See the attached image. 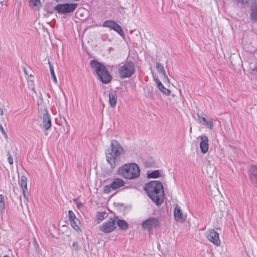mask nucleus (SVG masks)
<instances>
[{
  "mask_svg": "<svg viewBox=\"0 0 257 257\" xmlns=\"http://www.w3.org/2000/svg\"><path fill=\"white\" fill-rule=\"evenodd\" d=\"M144 189L152 200L156 205H161L164 200L163 185L159 181H152L146 184Z\"/></svg>",
  "mask_w": 257,
  "mask_h": 257,
  "instance_id": "f257e3e1",
  "label": "nucleus"
},
{
  "mask_svg": "<svg viewBox=\"0 0 257 257\" xmlns=\"http://www.w3.org/2000/svg\"><path fill=\"white\" fill-rule=\"evenodd\" d=\"M124 153V150L119 143L113 140L111 142L110 147L105 152L107 162L112 168H114L120 161V156Z\"/></svg>",
  "mask_w": 257,
  "mask_h": 257,
  "instance_id": "f03ea898",
  "label": "nucleus"
},
{
  "mask_svg": "<svg viewBox=\"0 0 257 257\" xmlns=\"http://www.w3.org/2000/svg\"><path fill=\"white\" fill-rule=\"evenodd\" d=\"M117 172L120 176L129 180L136 179L140 174V168L136 163L125 164L119 167Z\"/></svg>",
  "mask_w": 257,
  "mask_h": 257,
  "instance_id": "7ed1b4c3",
  "label": "nucleus"
},
{
  "mask_svg": "<svg viewBox=\"0 0 257 257\" xmlns=\"http://www.w3.org/2000/svg\"><path fill=\"white\" fill-rule=\"evenodd\" d=\"M90 64L92 69L98 76L102 82L107 84L111 81L112 76L102 63L96 60H93L90 61Z\"/></svg>",
  "mask_w": 257,
  "mask_h": 257,
  "instance_id": "20e7f679",
  "label": "nucleus"
},
{
  "mask_svg": "<svg viewBox=\"0 0 257 257\" xmlns=\"http://www.w3.org/2000/svg\"><path fill=\"white\" fill-rule=\"evenodd\" d=\"M119 76L121 78H129L135 72V66L133 62L126 61L118 69Z\"/></svg>",
  "mask_w": 257,
  "mask_h": 257,
  "instance_id": "39448f33",
  "label": "nucleus"
},
{
  "mask_svg": "<svg viewBox=\"0 0 257 257\" xmlns=\"http://www.w3.org/2000/svg\"><path fill=\"white\" fill-rule=\"evenodd\" d=\"M125 181L122 179L115 178L112 180V182L104 187L103 192L109 193L112 191L117 190L125 185Z\"/></svg>",
  "mask_w": 257,
  "mask_h": 257,
  "instance_id": "423d86ee",
  "label": "nucleus"
},
{
  "mask_svg": "<svg viewBox=\"0 0 257 257\" xmlns=\"http://www.w3.org/2000/svg\"><path fill=\"white\" fill-rule=\"evenodd\" d=\"M117 217L114 216L103 222L99 227V229L104 233H109L116 228L115 222Z\"/></svg>",
  "mask_w": 257,
  "mask_h": 257,
  "instance_id": "0eeeda50",
  "label": "nucleus"
},
{
  "mask_svg": "<svg viewBox=\"0 0 257 257\" xmlns=\"http://www.w3.org/2000/svg\"><path fill=\"white\" fill-rule=\"evenodd\" d=\"M77 7V4H58L54 7V10L59 13H70L74 11Z\"/></svg>",
  "mask_w": 257,
  "mask_h": 257,
  "instance_id": "6e6552de",
  "label": "nucleus"
},
{
  "mask_svg": "<svg viewBox=\"0 0 257 257\" xmlns=\"http://www.w3.org/2000/svg\"><path fill=\"white\" fill-rule=\"evenodd\" d=\"M160 222L159 219L155 217H150L142 222V227L145 230L151 231L153 228L159 226Z\"/></svg>",
  "mask_w": 257,
  "mask_h": 257,
  "instance_id": "1a4fd4ad",
  "label": "nucleus"
},
{
  "mask_svg": "<svg viewBox=\"0 0 257 257\" xmlns=\"http://www.w3.org/2000/svg\"><path fill=\"white\" fill-rule=\"evenodd\" d=\"M206 237L214 244L219 246L220 245V240L219 237V234L214 229H209L205 233Z\"/></svg>",
  "mask_w": 257,
  "mask_h": 257,
  "instance_id": "9d476101",
  "label": "nucleus"
},
{
  "mask_svg": "<svg viewBox=\"0 0 257 257\" xmlns=\"http://www.w3.org/2000/svg\"><path fill=\"white\" fill-rule=\"evenodd\" d=\"M102 26L112 29L121 36L124 35V33L121 27L113 20H107L104 22Z\"/></svg>",
  "mask_w": 257,
  "mask_h": 257,
  "instance_id": "9b49d317",
  "label": "nucleus"
},
{
  "mask_svg": "<svg viewBox=\"0 0 257 257\" xmlns=\"http://www.w3.org/2000/svg\"><path fill=\"white\" fill-rule=\"evenodd\" d=\"M197 115L200 122L209 129L212 130L213 128V121L212 119L207 120L206 119L207 115L202 112L198 111Z\"/></svg>",
  "mask_w": 257,
  "mask_h": 257,
  "instance_id": "f8f14e48",
  "label": "nucleus"
},
{
  "mask_svg": "<svg viewBox=\"0 0 257 257\" xmlns=\"http://www.w3.org/2000/svg\"><path fill=\"white\" fill-rule=\"evenodd\" d=\"M174 215L175 220L177 222H183L186 220V216L182 213L181 207L178 204L175 205V208L174 210Z\"/></svg>",
  "mask_w": 257,
  "mask_h": 257,
  "instance_id": "ddd939ff",
  "label": "nucleus"
},
{
  "mask_svg": "<svg viewBox=\"0 0 257 257\" xmlns=\"http://www.w3.org/2000/svg\"><path fill=\"white\" fill-rule=\"evenodd\" d=\"M42 120L43 127L46 130L49 129L51 126V120L46 109L44 110Z\"/></svg>",
  "mask_w": 257,
  "mask_h": 257,
  "instance_id": "4468645a",
  "label": "nucleus"
},
{
  "mask_svg": "<svg viewBox=\"0 0 257 257\" xmlns=\"http://www.w3.org/2000/svg\"><path fill=\"white\" fill-rule=\"evenodd\" d=\"M201 141L200 142V148L202 153L205 154L208 152L209 148L208 139L206 136H201L199 137Z\"/></svg>",
  "mask_w": 257,
  "mask_h": 257,
  "instance_id": "2eb2a0df",
  "label": "nucleus"
},
{
  "mask_svg": "<svg viewBox=\"0 0 257 257\" xmlns=\"http://www.w3.org/2000/svg\"><path fill=\"white\" fill-rule=\"evenodd\" d=\"M249 177L253 183H257V167L251 166L249 169Z\"/></svg>",
  "mask_w": 257,
  "mask_h": 257,
  "instance_id": "dca6fc26",
  "label": "nucleus"
},
{
  "mask_svg": "<svg viewBox=\"0 0 257 257\" xmlns=\"http://www.w3.org/2000/svg\"><path fill=\"white\" fill-rule=\"evenodd\" d=\"M156 67L158 72L163 75L164 81H167V82H169V79L166 73L163 65H162L159 62H157Z\"/></svg>",
  "mask_w": 257,
  "mask_h": 257,
  "instance_id": "f3484780",
  "label": "nucleus"
},
{
  "mask_svg": "<svg viewBox=\"0 0 257 257\" xmlns=\"http://www.w3.org/2000/svg\"><path fill=\"white\" fill-rule=\"evenodd\" d=\"M109 103L111 107L114 108L117 102V95L115 92H110L109 93Z\"/></svg>",
  "mask_w": 257,
  "mask_h": 257,
  "instance_id": "a211bd4d",
  "label": "nucleus"
},
{
  "mask_svg": "<svg viewBox=\"0 0 257 257\" xmlns=\"http://www.w3.org/2000/svg\"><path fill=\"white\" fill-rule=\"evenodd\" d=\"M250 17L251 20L257 21V3H254L251 6Z\"/></svg>",
  "mask_w": 257,
  "mask_h": 257,
  "instance_id": "6ab92c4d",
  "label": "nucleus"
},
{
  "mask_svg": "<svg viewBox=\"0 0 257 257\" xmlns=\"http://www.w3.org/2000/svg\"><path fill=\"white\" fill-rule=\"evenodd\" d=\"M116 222L117 225L119 229L121 230H126L128 228V224L125 220L118 219Z\"/></svg>",
  "mask_w": 257,
  "mask_h": 257,
  "instance_id": "aec40b11",
  "label": "nucleus"
},
{
  "mask_svg": "<svg viewBox=\"0 0 257 257\" xmlns=\"http://www.w3.org/2000/svg\"><path fill=\"white\" fill-rule=\"evenodd\" d=\"M20 184L21 186L22 189H27V178L24 175L21 176V180Z\"/></svg>",
  "mask_w": 257,
  "mask_h": 257,
  "instance_id": "412c9836",
  "label": "nucleus"
},
{
  "mask_svg": "<svg viewBox=\"0 0 257 257\" xmlns=\"http://www.w3.org/2000/svg\"><path fill=\"white\" fill-rule=\"evenodd\" d=\"M157 87L159 88V89L161 91V92L164 94L166 95H170L171 91L169 89L165 88L162 84V83H159V85Z\"/></svg>",
  "mask_w": 257,
  "mask_h": 257,
  "instance_id": "4be33fe9",
  "label": "nucleus"
},
{
  "mask_svg": "<svg viewBox=\"0 0 257 257\" xmlns=\"http://www.w3.org/2000/svg\"><path fill=\"white\" fill-rule=\"evenodd\" d=\"M70 222L73 229L77 231L79 229V225L80 224L79 219L78 218L75 219L70 221Z\"/></svg>",
  "mask_w": 257,
  "mask_h": 257,
  "instance_id": "5701e85b",
  "label": "nucleus"
},
{
  "mask_svg": "<svg viewBox=\"0 0 257 257\" xmlns=\"http://www.w3.org/2000/svg\"><path fill=\"white\" fill-rule=\"evenodd\" d=\"M5 209V202L4 196L0 194V213H4Z\"/></svg>",
  "mask_w": 257,
  "mask_h": 257,
  "instance_id": "b1692460",
  "label": "nucleus"
},
{
  "mask_svg": "<svg viewBox=\"0 0 257 257\" xmlns=\"http://www.w3.org/2000/svg\"><path fill=\"white\" fill-rule=\"evenodd\" d=\"M160 175L159 170H155L151 173L148 174V177L149 178H157Z\"/></svg>",
  "mask_w": 257,
  "mask_h": 257,
  "instance_id": "393cba45",
  "label": "nucleus"
},
{
  "mask_svg": "<svg viewBox=\"0 0 257 257\" xmlns=\"http://www.w3.org/2000/svg\"><path fill=\"white\" fill-rule=\"evenodd\" d=\"M49 67H50V74H51V75L53 79V81L55 82V83H57V79H56V77L55 75V72H54V68L52 66V65L50 63V62H49Z\"/></svg>",
  "mask_w": 257,
  "mask_h": 257,
  "instance_id": "a878e982",
  "label": "nucleus"
},
{
  "mask_svg": "<svg viewBox=\"0 0 257 257\" xmlns=\"http://www.w3.org/2000/svg\"><path fill=\"white\" fill-rule=\"evenodd\" d=\"M29 4L31 7H39L41 6L40 0H30Z\"/></svg>",
  "mask_w": 257,
  "mask_h": 257,
  "instance_id": "bb28decb",
  "label": "nucleus"
},
{
  "mask_svg": "<svg viewBox=\"0 0 257 257\" xmlns=\"http://www.w3.org/2000/svg\"><path fill=\"white\" fill-rule=\"evenodd\" d=\"M22 190H23V196L25 199V201H24V202L25 203L26 206L28 207V203L29 202L28 189H22Z\"/></svg>",
  "mask_w": 257,
  "mask_h": 257,
  "instance_id": "cd10ccee",
  "label": "nucleus"
},
{
  "mask_svg": "<svg viewBox=\"0 0 257 257\" xmlns=\"http://www.w3.org/2000/svg\"><path fill=\"white\" fill-rule=\"evenodd\" d=\"M105 215V212H98L96 216L97 219L101 221L104 219Z\"/></svg>",
  "mask_w": 257,
  "mask_h": 257,
  "instance_id": "c85d7f7f",
  "label": "nucleus"
},
{
  "mask_svg": "<svg viewBox=\"0 0 257 257\" xmlns=\"http://www.w3.org/2000/svg\"><path fill=\"white\" fill-rule=\"evenodd\" d=\"M68 215L70 221H72V220L77 218L75 214L72 210L68 211Z\"/></svg>",
  "mask_w": 257,
  "mask_h": 257,
  "instance_id": "c756f323",
  "label": "nucleus"
},
{
  "mask_svg": "<svg viewBox=\"0 0 257 257\" xmlns=\"http://www.w3.org/2000/svg\"><path fill=\"white\" fill-rule=\"evenodd\" d=\"M7 155L8 156V162H9V164L10 165H13V159L12 155L10 154V151L8 152Z\"/></svg>",
  "mask_w": 257,
  "mask_h": 257,
  "instance_id": "7c9ffc66",
  "label": "nucleus"
},
{
  "mask_svg": "<svg viewBox=\"0 0 257 257\" xmlns=\"http://www.w3.org/2000/svg\"><path fill=\"white\" fill-rule=\"evenodd\" d=\"M153 79H154V81H155V82L157 84V86L159 85V83L160 84L162 83V82L160 81L158 77L156 75H153Z\"/></svg>",
  "mask_w": 257,
  "mask_h": 257,
  "instance_id": "2f4dec72",
  "label": "nucleus"
},
{
  "mask_svg": "<svg viewBox=\"0 0 257 257\" xmlns=\"http://www.w3.org/2000/svg\"><path fill=\"white\" fill-rule=\"evenodd\" d=\"M0 130H1V131L3 135L4 136L5 138L6 139H8V135H7L6 133L5 132L3 126L1 124H0Z\"/></svg>",
  "mask_w": 257,
  "mask_h": 257,
  "instance_id": "473e14b6",
  "label": "nucleus"
},
{
  "mask_svg": "<svg viewBox=\"0 0 257 257\" xmlns=\"http://www.w3.org/2000/svg\"><path fill=\"white\" fill-rule=\"evenodd\" d=\"M73 247H74V249L76 250H78L80 249V247L77 242H73Z\"/></svg>",
  "mask_w": 257,
  "mask_h": 257,
  "instance_id": "72a5a7b5",
  "label": "nucleus"
},
{
  "mask_svg": "<svg viewBox=\"0 0 257 257\" xmlns=\"http://www.w3.org/2000/svg\"><path fill=\"white\" fill-rule=\"evenodd\" d=\"M124 10L125 9L123 7H121L120 12L122 14H125Z\"/></svg>",
  "mask_w": 257,
  "mask_h": 257,
  "instance_id": "f704fd0d",
  "label": "nucleus"
},
{
  "mask_svg": "<svg viewBox=\"0 0 257 257\" xmlns=\"http://www.w3.org/2000/svg\"><path fill=\"white\" fill-rule=\"evenodd\" d=\"M254 69L257 70V61L254 64Z\"/></svg>",
  "mask_w": 257,
  "mask_h": 257,
  "instance_id": "c9c22d12",
  "label": "nucleus"
},
{
  "mask_svg": "<svg viewBox=\"0 0 257 257\" xmlns=\"http://www.w3.org/2000/svg\"><path fill=\"white\" fill-rule=\"evenodd\" d=\"M0 110H1V113H0L1 115H3L4 114V111L2 109H1Z\"/></svg>",
  "mask_w": 257,
  "mask_h": 257,
  "instance_id": "e433bc0d",
  "label": "nucleus"
},
{
  "mask_svg": "<svg viewBox=\"0 0 257 257\" xmlns=\"http://www.w3.org/2000/svg\"><path fill=\"white\" fill-rule=\"evenodd\" d=\"M21 207H22V208L23 207V204H22V202H21Z\"/></svg>",
  "mask_w": 257,
  "mask_h": 257,
  "instance_id": "4c0bfd02",
  "label": "nucleus"
},
{
  "mask_svg": "<svg viewBox=\"0 0 257 257\" xmlns=\"http://www.w3.org/2000/svg\"><path fill=\"white\" fill-rule=\"evenodd\" d=\"M4 257H10V256H8V255H5Z\"/></svg>",
  "mask_w": 257,
  "mask_h": 257,
  "instance_id": "58836bf2",
  "label": "nucleus"
}]
</instances>
